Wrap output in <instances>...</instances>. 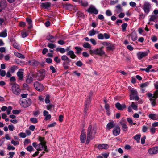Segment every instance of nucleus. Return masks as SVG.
I'll use <instances>...</instances> for the list:
<instances>
[{
	"instance_id": "nucleus-59",
	"label": "nucleus",
	"mask_w": 158,
	"mask_h": 158,
	"mask_svg": "<svg viewBox=\"0 0 158 158\" xmlns=\"http://www.w3.org/2000/svg\"><path fill=\"white\" fill-rule=\"evenodd\" d=\"M11 143L15 146L18 145L19 144V142L18 141H15L14 140H12L11 141Z\"/></svg>"
},
{
	"instance_id": "nucleus-42",
	"label": "nucleus",
	"mask_w": 158,
	"mask_h": 158,
	"mask_svg": "<svg viewBox=\"0 0 158 158\" xmlns=\"http://www.w3.org/2000/svg\"><path fill=\"white\" fill-rule=\"evenodd\" d=\"M150 132L153 135L156 132V128L152 126L149 128Z\"/></svg>"
},
{
	"instance_id": "nucleus-3",
	"label": "nucleus",
	"mask_w": 158,
	"mask_h": 158,
	"mask_svg": "<svg viewBox=\"0 0 158 158\" xmlns=\"http://www.w3.org/2000/svg\"><path fill=\"white\" fill-rule=\"evenodd\" d=\"M20 103L22 106L24 108H26L29 106L31 104V101L30 99L27 98L20 100Z\"/></svg>"
},
{
	"instance_id": "nucleus-51",
	"label": "nucleus",
	"mask_w": 158,
	"mask_h": 158,
	"mask_svg": "<svg viewBox=\"0 0 158 158\" xmlns=\"http://www.w3.org/2000/svg\"><path fill=\"white\" fill-rule=\"evenodd\" d=\"M148 127L145 126H143L142 127V131L144 133L146 132Z\"/></svg>"
},
{
	"instance_id": "nucleus-47",
	"label": "nucleus",
	"mask_w": 158,
	"mask_h": 158,
	"mask_svg": "<svg viewBox=\"0 0 158 158\" xmlns=\"http://www.w3.org/2000/svg\"><path fill=\"white\" fill-rule=\"evenodd\" d=\"M30 121L34 124H35L38 122L37 119L35 118H31L30 119Z\"/></svg>"
},
{
	"instance_id": "nucleus-44",
	"label": "nucleus",
	"mask_w": 158,
	"mask_h": 158,
	"mask_svg": "<svg viewBox=\"0 0 158 158\" xmlns=\"http://www.w3.org/2000/svg\"><path fill=\"white\" fill-rule=\"evenodd\" d=\"M148 85L149 82H147L145 83L141 84L140 85V86L142 88H143L144 87H146L148 86Z\"/></svg>"
},
{
	"instance_id": "nucleus-36",
	"label": "nucleus",
	"mask_w": 158,
	"mask_h": 158,
	"mask_svg": "<svg viewBox=\"0 0 158 158\" xmlns=\"http://www.w3.org/2000/svg\"><path fill=\"white\" fill-rule=\"evenodd\" d=\"M156 99L154 98H150L149 100L151 102V104L152 106L154 107L156 104Z\"/></svg>"
},
{
	"instance_id": "nucleus-35",
	"label": "nucleus",
	"mask_w": 158,
	"mask_h": 158,
	"mask_svg": "<svg viewBox=\"0 0 158 158\" xmlns=\"http://www.w3.org/2000/svg\"><path fill=\"white\" fill-rule=\"evenodd\" d=\"M7 30H5L3 32H0V37L5 38L7 36Z\"/></svg>"
},
{
	"instance_id": "nucleus-60",
	"label": "nucleus",
	"mask_w": 158,
	"mask_h": 158,
	"mask_svg": "<svg viewBox=\"0 0 158 158\" xmlns=\"http://www.w3.org/2000/svg\"><path fill=\"white\" fill-rule=\"evenodd\" d=\"M19 135L22 138H25L27 136V135L26 133L23 132H21L20 133Z\"/></svg>"
},
{
	"instance_id": "nucleus-15",
	"label": "nucleus",
	"mask_w": 158,
	"mask_h": 158,
	"mask_svg": "<svg viewBox=\"0 0 158 158\" xmlns=\"http://www.w3.org/2000/svg\"><path fill=\"white\" fill-rule=\"evenodd\" d=\"M90 96L85 101V108L84 109V112L86 114L87 113V111L88 110L89 107V105L90 103L91 100L90 98Z\"/></svg>"
},
{
	"instance_id": "nucleus-56",
	"label": "nucleus",
	"mask_w": 158,
	"mask_h": 158,
	"mask_svg": "<svg viewBox=\"0 0 158 158\" xmlns=\"http://www.w3.org/2000/svg\"><path fill=\"white\" fill-rule=\"evenodd\" d=\"M21 35L22 37L24 38L28 35V34L26 32H21Z\"/></svg>"
},
{
	"instance_id": "nucleus-40",
	"label": "nucleus",
	"mask_w": 158,
	"mask_h": 158,
	"mask_svg": "<svg viewBox=\"0 0 158 158\" xmlns=\"http://www.w3.org/2000/svg\"><path fill=\"white\" fill-rule=\"evenodd\" d=\"M79 2L81 4V5L84 6L86 7L88 6V2L87 1H84L81 0H79Z\"/></svg>"
},
{
	"instance_id": "nucleus-4",
	"label": "nucleus",
	"mask_w": 158,
	"mask_h": 158,
	"mask_svg": "<svg viewBox=\"0 0 158 158\" xmlns=\"http://www.w3.org/2000/svg\"><path fill=\"white\" fill-rule=\"evenodd\" d=\"M131 94L130 95V100L135 99L138 101L139 99V97L137 94V92L136 90L132 89L130 90Z\"/></svg>"
},
{
	"instance_id": "nucleus-34",
	"label": "nucleus",
	"mask_w": 158,
	"mask_h": 158,
	"mask_svg": "<svg viewBox=\"0 0 158 158\" xmlns=\"http://www.w3.org/2000/svg\"><path fill=\"white\" fill-rule=\"evenodd\" d=\"M84 48L87 49L91 48V46L90 44L88 42H85L83 45Z\"/></svg>"
},
{
	"instance_id": "nucleus-29",
	"label": "nucleus",
	"mask_w": 158,
	"mask_h": 158,
	"mask_svg": "<svg viewBox=\"0 0 158 158\" xmlns=\"http://www.w3.org/2000/svg\"><path fill=\"white\" fill-rule=\"evenodd\" d=\"M156 19V16L153 15H152L150 16V17L149 19V22L148 23V24H150V22L153 21L154 22Z\"/></svg>"
},
{
	"instance_id": "nucleus-55",
	"label": "nucleus",
	"mask_w": 158,
	"mask_h": 158,
	"mask_svg": "<svg viewBox=\"0 0 158 158\" xmlns=\"http://www.w3.org/2000/svg\"><path fill=\"white\" fill-rule=\"evenodd\" d=\"M106 15L108 16H111L112 15L111 11L109 10H108L106 11Z\"/></svg>"
},
{
	"instance_id": "nucleus-25",
	"label": "nucleus",
	"mask_w": 158,
	"mask_h": 158,
	"mask_svg": "<svg viewBox=\"0 0 158 158\" xmlns=\"http://www.w3.org/2000/svg\"><path fill=\"white\" fill-rule=\"evenodd\" d=\"M115 11L117 13H118L122 11V8L120 4H118L115 6Z\"/></svg>"
},
{
	"instance_id": "nucleus-41",
	"label": "nucleus",
	"mask_w": 158,
	"mask_h": 158,
	"mask_svg": "<svg viewBox=\"0 0 158 158\" xmlns=\"http://www.w3.org/2000/svg\"><path fill=\"white\" fill-rule=\"evenodd\" d=\"M127 120L128 122L129 123V124L130 125H135L136 124V123L135 122H133V121L131 118H127Z\"/></svg>"
},
{
	"instance_id": "nucleus-50",
	"label": "nucleus",
	"mask_w": 158,
	"mask_h": 158,
	"mask_svg": "<svg viewBox=\"0 0 158 158\" xmlns=\"http://www.w3.org/2000/svg\"><path fill=\"white\" fill-rule=\"evenodd\" d=\"M6 74V72L5 71L2 70L0 69V75L2 77H4Z\"/></svg>"
},
{
	"instance_id": "nucleus-12",
	"label": "nucleus",
	"mask_w": 158,
	"mask_h": 158,
	"mask_svg": "<svg viewBox=\"0 0 158 158\" xmlns=\"http://www.w3.org/2000/svg\"><path fill=\"white\" fill-rule=\"evenodd\" d=\"M85 131V130H82L81 134L80 135V139L81 142V143H84L85 142L86 139V136Z\"/></svg>"
},
{
	"instance_id": "nucleus-23",
	"label": "nucleus",
	"mask_w": 158,
	"mask_h": 158,
	"mask_svg": "<svg viewBox=\"0 0 158 158\" xmlns=\"http://www.w3.org/2000/svg\"><path fill=\"white\" fill-rule=\"evenodd\" d=\"M115 126V124L113 121H111L109 122L106 125V128L107 129L109 130L113 128Z\"/></svg>"
},
{
	"instance_id": "nucleus-49",
	"label": "nucleus",
	"mask_w": 158,
	"mask_h": 158,
	"mask_svg": "<svg viewBox=\"0 0 158 158\" xmlns=\"http://www.w3.org/2000/svg\"><path fill=\"white\" fill-rule=\"evenodd\" d=\"M98 38L99 40H103L104 39L103 34L100 33L98 35Z\"/></svg>"
},
{
	"instance_id": "nucleus-63",
	"label": "nucleus",
	"mask_w": 158,
	"mask_h": 158,
	"mask_svg": "<svg viewBox=\"0 0 158 158\" xmlns=\"http://www.w3.org/2000/svg\"><path fill=\"white\" fill-rule=\"evenodd\" d=\"M15 148L14 146H12L10 144L8 145L7 148V149L9 150H14Z\"/></svg>"
},
{
	"instance_id": "nucleus-9",
	"label": "nucleus",
	"mask_w": 158,
	"mask_h": 158,
	"mask_svg": "<svg viewBox=\"0 0 158 158\" xmlns=\"http://www.w3.org/2000/svg\"><path fill=\"white\" fill-rule=\"evenodd\" d=\"M149 52V50L148 52H139L137 54V57L139 59L141 60L143 57L147 56Z\"/></svg>"
},
{
	"instance_id": "nucleus-8",
	"label": "nucleus",
	"mask_w": 158,
	"mask_h": 158,
	"mask_svg": "<svg viewBox=\"0 0 158 158\" xmlns=\"http://www.w3.org/2000/svg\"><path fill=\"white\" fill-rule=\"evenodd\" d=\"M45 74V71L44 69L40 70L39 71L37 76V79L40 81L43 80Z\"/></svg>"
},
{
	"instance_id": "nucleus-43",
	"label": "nucleus",
	"mask_w": 158,
	"mask_h": 158,
	"mask_svg": "<svg viewBox=\"0 0 158 158\" xmlns=\"http://www.w3.org/2000/svg\"><path fill=\"white\" fill-rule=\"evenodd\" d=\"M61 59L64 61H71V60L67 56L63 55L61 56Z\"/></svg>"
},
{
	"instance_id": "nucleus-19",
	"label": "nucleus",
	"mask_w": 158,
	"mask_h": 158,
	"mask_svg": "<svg viewBox=\"0 0 158 158\" xmlns=\"http://www.w3.org/2000/svg\"><path fill=\"white\" fill-rule=\"evenodd\" d=\"M127 36L130 37L131 40L133 41L136 40L137 38V34L135 32H132L131 34L128 35Z\"/></svg>"
},
{
	"instance_id": "nucleus-1",
	"label": "nucleus",
	"mask_w": 158,
	"mask_h": 158,
	"mask_svg": "<svg viewBox=\"0 0 158 158\" xmlns=\"http://www.w3.org/2000/svg\"><path fill=\"white\" fill-rule=\"evenodd\" d=\"M96 129L95 127L92 128V126L89 125L88 127L87 131V137L86 143H88L92 137L94 136L96 133Z\"/></svg>"
},
{
	"instance_id": "nucleus-46",
	"label": "nucleus",
	"mask_w": 158,
	"mask_h": 158,
	"mask_svg": "<svg viewBox=\"0 0 158 158\" xmlns=\"http://www.w3.org/2000/svg\"><path fill=\"white\" fill-rule=\"evenodd\" d=\"M127 24L126 23H124L122 24L121 25L122 27V31L124 32L126 31V27H127Z\"/></svg>"
},
{
	"instance_id": "nucleus-17",
	"label": "nucleus",
	"mask_w": 158,
	"mask_h": 158,
	"mask_svg": "<svg viewBox=\"0 0 158 158\" xmlns=\"http://www.w3.org/2000/svg\"><path fill=\"white\" fill-rule=\"evenodd\" d=\"M115 106L118 110H122L123 109L126 108V106L125 104H121L119 102H117L115 104Z\"/></svg>"
},
{
	"instance_id": "nucleus-57",
	"label": "nucleus",
	"mask_w": 158,
	"mask_h": 158,
	"mask_svg": "<svg viewBox=\"0 0 158 158\" xmlns=\"http://www.w3.org/2000/svg\"><path fill=\"white\" fill-rule=\"evenodd\" d=\"M39 140L40 142V143H46V142L44 141V138L41 137H39L38 139Z\"/></svg>"
},
{
	"instance_id": "nucleus-21",
	"label": "nucleus",
	"mask_w": 158,
	"mask_h": 158,
	"mask_svg": "<svg viewBox=\"0 0 158 158\" xmlns=\"http://www.w3.org/2000/svg\"><path fill=\"white\" fill-rule=\"evenodd\" d=\"M28 63L31 65H32L34 67H36L38 66L39 64V63L38 61L35 60L29 61Z\"/></svg>"
},
{
	"instance_id": "nucleus-31",
	"label": "nucleus",
	"mask_w": 158,
	"mask_h": 158,
	"mask_svg": "<svg viewBox=\"0 0 158 158\" xmlns=\"http://www.w3.org/2000/svg\"><path fill=\"white\" fill-rule=\"evenodd\" d=\"M51 4L50 3L46 2L44 3H43L42 4V6L44 8L48 9V8L50 6Z\"/></svg>"
},
{
	"instance_id": "nucleus-6",
	"label": "nucleus",
	"mask_w": 158,
	"mask_h": 158,
	"mask_svg": "<svg viewBox=\"0 0 158 158\" xmlns=\"http://www.w3.org/2000/svg\"><path fill=\"white\" fill-rule=\"evenodd\" d=\"M38 149H36L37 151H40L42 150H44V151L43 152V154H44L45 152H48V150L47 149V147L46 145V143H40L38 144L37 147Z\"/></svg>"
},
{
	"instance_id": "nucleus-27",
	"label": "nucleus",
	"mask_w": 158,
	"mask_h": 158,
	"mask_svg": "<svg viewBox=\"0 0 158 158\" xmlns=\"http://www.w3.org/2000/svg\"><path fill=\"white\" fill-rule=\"evenodd\" d=\"M68 55L70 56V57L72 59H74L76 57V55L74 54V52L73 51H69L67 53Z\"/></svg>"
},
{
	"instance_id": "nucleus-13",
	"label": "nucleus",
	"mask_w": 158,
	"mask_h": 158,
	"mask_svg": "<svg viewBox=\"0 0 158 158\" xmlns=\"http://www.w3.org/2000/svg\"><path fill=\"white\" fill-rule=\"evenodd\" d=\"M120 123L122 126V129L123 131H126L128 130V127L126 124L125 120H121L120 122Z\"/></svg>"
},
{
	"instance_id": "nucleus-16",
	"label": "nucleus",
	"mask_w": 158,
	"mask_h": 158,
	"mask_svg": "<svg viewBox=\"0 0 158 158\" xmlns=\"http://www.w3.org/2000/svg\"><path fill=\"white\" fill-rule=\"evenodd\" d=\"M120 127L118 126L116 127L113 130V134L115 136L118 135L120 133Z\"/></svg>"
},
{
	"instance_id": "nucleus-61",
	"label": "nucleus",
	"mask_w": 158,
	"mask_h": 158,
	"mask_svg": "<svg viewBox=\"0 0 158 158\" xmlns=\"http://www.w3.org/2000/svg\"><path fill=\"white\" fill-rule=\"evenodd\" d=\"M158 91L157 90V91H155L154 93L153 96V98L156 99V98H158Z\"/></svg>"
},
{
	"instance_id": "nucleus-64",
	"label": "nucleus",
	"mask_w": 158,
	"mask_h": 158,
	"mask_svg": "<svg viewBox=\"0 0 158 158\" xmlns=\"http://www.w3.org/2000/svg\"><path fill=\"white\" fill-rule=\"evenodd\" d=\"M14 47L17 49H19V45L16 43H14L13 44Z\"/></svg>"
},
{
	"instance_id": "nucleus-39",
	"label": "nucleus",
	"mask_w": 158,
	"mask_h": 158,
	"mask_svg": "<svg viewBox=\"0 0 158 158\" xmlns=\"http://www.w3.org/2000/svg\"><path fill=\"white\" fill-rule=\"evenodd\" d=\"M17 69V66L13 65L11 66L10 69L9 71L12 73H13L15 72V70Z\"/></svg>"
},
{
	"instance_id": "nucleus-22",
	"label": "nucleus",
	"mask_w": 158,
	"mask_h": 158,
	"mask_svg": "<svg viewBox=\"0 0 158 158\" xmlns=\"http://www.w3.org/2000/svg\"><path fill=\"white\" fill-rule=\"evenodd\" d=\"M109 147V145L106 144H99L98 146L99 149H107Z\"/></svg>"
},
{
	"instance_id": "nucleus-26",
	"label": "nucleus",
	"mask_w": 158,
	"mask_h": 158,
	"mask_svg": "<svg viewBox=\"0 0 158 158\" xmlns=\"http://www.w3.org/2000/svg\"><path fill=\"white\" fill-rule=\"evenodd\" d=\"M149 117L153 120L158 119V115L155 114H151L148 115Z\"/></svg>"
},
{
	"instance_id": "nucleus-62",
	"label": "nucleus",
	"mask_w": 158,
	"mask_h": 158,
	"mask_svg": "<svg viewBox=\"0 0 158 158\" xmlns=\"http://www.w3.org/2000/svg\"><path fill=\"white\" fill-rule=\"evenodd\" d=\"M45 102L47 103H48L50 102L49 96L48 95H46V99L45 100Z\"/></svg>"
},
{
	"instance_id": "nucleus-38",
	"label": "nucleus",
	"mask_w": 158,
	"mask_h": 158,
	"mask_svg": "<svg viewBox=\"0 0 158 158\" xmlns=\"http://www.w3.org/2000/svg\"><path fill=\"white\" fill-rule=\"evenodd\" d=\"M74 48L77 51L76 53L77 54H79L81 53V51L82 50V48L80 47L76 46Z\"/></svg>"
},
{
	"instance_id": "nucleus-45",
	"label": "nucleus",
	"mask_w": 158,
	"mask_h": 158,
	"mask_svg": "<svg viewBox=\"0 0 158 158\" xmlns=\"http://www.w3.org/2000/svg\"><path fill=\"white\" fill-rule=\"evenodd\" d=\"M47 109L48 110L51 111L54 107V106L52 104L47 105L46 106Z\"/></svg>"
},
{
	"instance_id": "nucleus-2",
	"label": "nucleus",
	"mask_w": 158,
	"mask_h": 158,
	"mask_svg": "<svg viewBox=\"0 0 158 158\" xmlns=\"http://www.w3.org/2000/svg\"><path fill=\"white\" fill-rule=\"evenodd\" d=\"M103 47H102L99 48H97L94 50L91 49L89 52L91 54H95L101 56L105 54V52L103 50Z\"/></svg>"
},
{
	"instance_id": "nucleus-5",
	"label": "nucleus",
	"mask_w": 158,
	"mask_h": 158,
	"mask_svg": "<svg viewBox=\"0 0 158 158\" xmlns=\"http://www.w3.org/2000/svg\"><path fill=\"white\" fill-rule=\"evenodd\" d=\"M151 7V4L148 2H145L143 5V9L144 12L145 14L148 15L150 11V9Z\"/></svg>"
},
{
	"instance_id": "nucleus-18",
	"label": "nucleus",
	"mask_w": 158,
	"mask_h": 158,
	"mask_svg": "<svg viewBox=\"0 0 158 158\" xmlns=\"http://www.w3.org/2000/svg\"><path fill=\"white\" fill-rule=\"evenodd\" d=\"M23 74L24 73L23 69H19L17 72V74L19 80H22L23 79Z\"/></svg>"
},
{
	"instance_id": "nucleus-52",
	"label": "nucleus",
	"mask_w": 158,
	"mask_h": 158,
	"mask_svg": "<svg viewBox=\"0 0 158 158\" xmlns=\"http://www.w3.org/2000/svg\"><path fill=\"white\" fill-rule=\"evenodd\" d=\"M12 109V107L10 106H9L8 107V108H7V109L6 110V112L7 114L9 115L10 114Z\"/></svg>"
},
{
	"instance_id": "nucleus-7",
	"label": "nucleus",
	"mask_w": 158,
	"mask_h": 158,
	"mask_svg": "<svg viewBox=\"0 0 158 158\" xmlns=\"http://www.w3.org/2000/svg\"><path fill=\"white\" fill-rule=\"evenodd\" d=\"M12 90L13 92L15 94H19L20 92V89L18 84H14L12 87Z\"/></svg>"
},
{
	"instance_id": "nucleus-14",
	"label": "nucleus",
	"mask_w": 158,
	"mask_h": 158,
	"mask_svg": "<svg viewBox=\"0 0 158 158\" xmlns=\"http://www.w3.org/2000/svg\"><path fill=\"white\" fill-rule=\"evenodd\" d=\"M87 11L89 13L97 14L98 13V10L93 6L91 5L88 9Z\"/></svg>"
},
{
	"instance_id": "nucleus-28",
	"label": "nucleus",
	"mask_w": 158,
	"mask_h": 158,
	"mask_svg": "<svg viewBox=\"0 0 158 158\" xmlns=\"http://www.w3.org/2000/svg\"><path fill=\"white\" fill-rule=\"evenodd\" d=\"M107 48L109 50H113L115 48V45L109 43Z\"/></svg>"
},
{
	"instance_id": "nucleus-32",
	"label": "nucleus",
	"mask_w": 158,
	"mask_h": 158,
	"mask_svg": "<svg viewBox=\"0 0 158 158\" xmlns=\"http://www.w3.org/2000/svg\"><path fill=\"white\" fill-rule=\"evenodd\" d=\"M98 32H96L93 29L89 31V36H91L94 35L96 33L98 34Z\"/></svg>"
},
{
	"instance_id": "nucleus-53",
	"label": "nucleus",
	"mask_w": 158,
	"mask_h": 158,
	"mask_svg": "<svg viewBox=\"0 0 158 158\" xmlns=\"http://www.w3.org/2000/svg\"><path fill=\"white\" fill-rule=\"evenodd\" d=\"M48 46L50 48L53 49L56 46L55 44L52 43H48Z\"/></svg>"
},
{
	"instance_id": "nucleus-58",
	"label": "nucleus",
	"mask_w": 158,
	"mask_h": 158,
	"mask_svg": "<svg viewBox=\"0 0 158 158\" xmlns=\"http://www.w3.org/2000/svg\"><path fill=\"white\" fill-rule=\"evenodd\" d=\"M50 68L51 70L52 71V73H55L56 72V70L54 67L53 66H50Z\"/></svg>"
},
{
	"instance_id": "nucleus-37",
	"label": "nucleus",
	"mask_w": 158,
	"mask_h": 158,
	"mask_svg": "<svg viewBox=\"0 0 158 158\" xmlns=\"http://www.w3.org/2000/svg\"><path fill=\"white\" fill-rule=\"evenodd\" d=\"M14 54L16 56L20 58L24 59L25 58L24 55L18 52H15Z\"/></svg>"
},
{
	"instance_id": "nucleus-10",
	"label": "nucleus",
	"mask_w": 158,
	"mask_h": 158,
	"mask_svg": "<svg viewBox=\"0 0 158 158\" xmlns=\"http://www.w3.org/2000/svg\"><path fill=\"white\" fill-rule=\"evenodd\" d=\"M34 86L36 90L38 91H41L43 90V85L38 82H35L34 84Z\"/></svg>"
},
{
	"instance_id": "nucleus-33",
	"label": "nucleus",
	"mask_w": 158,
	"mask_h": 158,
	"mask_svg": "<svg viewBox=\"0 0 158 158\" xmlns=\"http://www.w3.org/2000/svg\"><path fill=\"white\" fill-rule=\"evenodd\" d=\"M33 78L31 76H28L26 80V82L27 84H30L33 81Z\"/></svg>"
},
{
	"instance_id": "nucleus-20",
	"label": "nucleus",
	"mask_w": 158,
	"mask_h": 158,
	"mask_svg": "<svg viewBox=\"0 0 158 158\" xmlns=\"http://www.w3.org/2000/svg\"><path fill=\"white\" fill-rule=\"evenodd\" d=\"M43 115L44 116H45L44 119L46 121L48 120L51 118V115L49 114L48 112L47 111L44 110V111Z\"/></svg>"
},
{
	"instance_id": "nucleus-30",
	"label": "nucleus",
	"mask_w": 158,
	"mask_h": 158,
	"mask_svg": "<svg viewBox=\"0 0 158 158\" xmlns=\"http://www.w3.org/2000/svg\"><path fill=\"white\" fill-rule=\"evenodd\" d=\"M141 135L139 134L136 135L135 136L133 137L134 139L138 143H139L140 142V138Z\"/></svg>"
},
{
	"instance_id": "nucleus-11",
	"label": "nucleus",
	"mask_w": 158,
	"mask_h": 158,
	"mask_svg": "<svg viewBox=\"0 0 158 158\" xmlns=\"http://www.w3.org/2000/svg\"><path fill=\"white\" fill-rule=\"evenodd\" d=\"M148 152L151 155L157 154L158 153V147H154L149 148L148 150Z\"/></svg>"
},
{
	"instance_id": "nucleus-54",
	"label": "nucleus",
	"mask_w": 158,
	"mask_h": 158,
	"mask_svg": "<svg viewBox=\"0 0 158 158\" xmlns=\"http://www.w3.org/2000/svg\"><path fill=\"white\" fill-rule=\"evenodd\" d=\"M68 62H64L63 63V66L65 69H67L69 68V66L67 65L69 63Z\"/></svg>"
},
{
	"instance_id": "nucleus-48",
	"label": "nucleus",
	"mask_w": 158,
	"mask_h": 158,
	"mask_svg": "<svg viewBox=\"0 0 158 158\" xmlns=\"http://www.w3.org/2000/svg\"><path fill=\"white\" fill-rule=\"evenodd\" d=\"M131 106L132 107V108L135 110H137V105H136L134 103V102H132Z\"/></svg>"
},
{
	"instance_id": "nucleus-24",
	"label": "nucleus",
	"mask_w": 158,
	"mask_h": 158,
	"mask_svg": "<svg viewBox=\"0 0 158 158\" xmlns=\"http://www.w3.org/2000/svg\"><path fill=\"white\" fill-rule=\"evenodd\" d=\"M54 38L55 37L50 34H49L46 37V40H49L50 42H54L56 40V39L53 40H51L54 39Z\"/></svg>"
}]
</instances>
